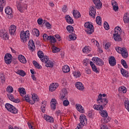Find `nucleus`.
<instances>
[{
	"label": "nucleus",
	"mask_w": 129,
	"mask_h": 129,
	"mask_svg": "<svg viewBox=\"0 0 129 129\" xmlns=\"http://www.w3.org/2000/svg\"><path fill=\"white\" fill-rule=\"evenodd\" d=\"M42 62H45L46 67H49L50 68H53L54 67V62L49 60V57L47 56H45L44 59H41Z\"/></svg>",
	"instance_id": "nucleus-4"
},
{
	"label": "nucleus",
	"mask_w": 129,
	"mask_h": 129,
	"mask_svg": "<svg viewBox=\"0 0 129 129\" xmlns=\"http://www.w3.org/2000/svg\"><path fill=\"white\" fill-rule=\"evenodd\" d=\"M33 64L35 68H37V69H41L42 68V66H40V64H39L36 60L33 61Z\"/></svg>",
	"instance_id": "nucleus-32"
},
{
	"label": "nucleus",
	"mask_w": 129,
	"mask_h": 129,
	"mask_svg": "<svg viewBox=\"0 0 129 129\" xmlns=\"http://www.w3.org/2000/svg\"><path fill=\"white\" fill-rule=\"evenodd\" d=\"M17 30V27L14 25L10 26L9 29V33L10 35H15L16 33V30Z\"/></svg>",
	"instance_id": "nucleus-15"
},
{
	"label": "nucleus",
	"mask_w": 129,
	"mask_h": 129,
	"mask_svg": "<svg viewBox=\"0 0 129 129\" xmlns=\"http://www.w3.org/2000/svg\"><path fill=\"white\" fill-rule=\"evenodd\" d=\"M73 74L74 76H75L76 78L80 77V76H81V74H80V72H74Z\"/></svg>",
	"instance_id": "nucleus-50"
},
{
	"label": "nucleus",
	"mask_w": 129,
	"mask_h": 129,
	"mask_svg": "<svg viewBox=\"0 0 129 129\" xmlns=\"http://www.w3.org/2000/svg\"><path fill=\"white\" fill-rule=\"evenodd\" d=\"M6 5V0H0V6L2 7H5Z\"/></svg>",
	"instance_id": "nucleus-60"
},
{
	"label": "nucleus",
	"mask_w": 129,
	"mask_h": 129,
	"mask_svg": "<svg viewBox=\"0 0 129 129\" xmlns=\"http://www.w3.org/2000/svg\"><path fill=\"white\" fill-rule=\"evenodd\" d=\"M62 69L63 73H68L70 72V68L68 65L64 66Z\"/></svg>",
	"instance_id": "nucleus-27"
},
{
	"label": "nucleus",
	"mask_w": 129,
	"mask_h": 129,
	"mask_svg": "<svg viewBox=\"0 0 129 129\" xmlns=\"http://www.w3.org/2000/svg\"><path fill=\"white\" fill-rule=\"evenodd\" d=\"M67 30L69 32V33H72L73 31H74V28L73 26L68 25L67 27Z\"/></svg>",
	"instance_id": "nucleus-42"
},
{
	"label": "nucleus",
	"mask_w": 129,
	"mask_h": 129,
	"mask_svg": "<svg viewBox=\"0 0 129 129\" xmlns=\"http://www.w3.org/2000/svg\"><path fill=\"white\" fill-rule=\"evenodd\" d=\"M91 51V49L89 48V46H85L83 49V53H86V54H88Z\"/></svg>",
	"instance_id": "nucleus-34"
},
{
	"label": "nucleus",
	"mask_w": 129,
	"mask_h": 129,
	"mask_svg": "<svg viewBox=\"0 0 129 129\" xmlns=\"http://www.w3.org/2000/svg\"><path fill=\"white\" fill-rule=\"evenodd\" d=\"M96 64L98 66H103V64H104V63L103 62V60H102V59L99 58Z\"/></svg>",
	"instance_id": "nucleus-40"
},
{
	"label": "nucleus",
	"mask_w": 129,
	"mask_h": 129,
	"mask_svg": "<svg viewBox=\"0 0 129 129\" xmlns=\"http://www.w3.org/2000/svg\"><path fill=\"white\" fill-rule=\"evenodd\" d=\"M57 88H58V84H54V83H52V84H51L49 86V91H51V92H52V91L56 90V89H57Z\"/></svg>",
	"instance_id": "nucleus-18"
},
{
	"label": "nucleus",
	"mask_w": 129,
	"mask_h": 129,
	"mask_svg": "<svg viewBox=\"0 0 129 129\" xmlns=\"http://www.w3.org/2000/svg\"><path fill=\"white\" fill-rule=\"evenodd\" d=\"M120 72L123 76H124V77H128V73L127 72V71H125V70H124L123 69H121Z\"/></svg>",
	"instance_id": "nucleus-31"
},
{
	"label": "nucleus",
	"mask_w": 129,
	"mask_h": 129,
	"mask_svg": "<svg viewBox=\"0 0 129 129\" xmlns=\"http://www.w3.org/2000/svg\"><path fill=\"white\" fill-rule=\"evenodd\" d=\"M20 38L23 43L27 42V36L24 30L21 31L20 32Z\"/></svg>",
	"instance_id": "nucleus-12"
},
{
	"label": "nucleus",
	"mask_w": 129,
	"mask_h": 129,
	"mask_svg": "<svg viewBox=\"0 0 129 129\" xmlns=\"http://www.w3.org/2000/svg\"><path fill=\"white\" fill-rule=\"evenodd\" d=\"M47 40L51 41V43H55V42L57 41V39L52 35H50L47 37Z\"/></svg>",
	"instance_id": "nucleus-28"
},
{
	"label": "nucleus",
	"mask_w": 129,
	"mask_h": 129,
	"mask_svg": "<svg viewBox=\"0 0 129 129\" xmlns=\"http://www.w3.org/2000/svg\"><path fill=\"white\" fill-rule=\"evenodd\" d=\"M32 98L33 101H32V102H34L35 103L36 101H39V99L38 98V96L36 94H33L32 95Z\"/></svg>",
	"instance_id": "nucleus-36"
},
{
	"label": "nucleus",
	"mask_w": 129,
	"mask_h": 129,
	"mask_svg": "<svg viewBox=\"0 0 129 129\" xmlns=\"http://www.w3.org/2000/svg\"><path fill=\"white\" fill-rule=\"evenodd\" d=\"M111 5L113 7V10H114L115 12H117L118 11V6H117V3L116 1H112Z\"/></svg>",
	"instance_id": "nucleus-20"
},
{
	"label": "nucleus",
	"mask_w": 129,
	"mask_h": 129,
	"mask_svg": "<svg viewBox=\"0 0 129 129\" xmlns=\"http://www.w3.org/2000/svg\"><path fill=\"white\" fill-rule=\"evenodd\" d=\"M80 121L81 123L80 124H81L82 127L84 126V124H86V123H87V119L84 114H81L80 115Z\"/></svg>",
	"instance_id": "nucleus-7"
},
{
	"label": "nucleus",
	"mask_w": 129,
	"mask_h": 129,
	"mask_svg": "<svg viewBox=\"0 0 129 129\" xmlns=\"http://www.w3.org/2000/svg\"><path fill=\"white\" fill-rule=\"evenodd\" d=\"M12 58H13V56H12V54H11V53L6 54L4 57L5 63H6V64H8V65H10V64L12 63Z\"/></svg>",
	"instance_id": "nucleus-6"
},
{
	"label": "nucleus",
	"mask_w": 129,
	"mask_h": 129,
	"mask_svg": "<svg viewBox=\"0 0 129 129\" xmlns=\"http://www.w3.org/2000/svg\"><path fill=\"white\" fill-rule=\"evenodd\" d=\"M62 103L64 106H68V105H69V104H70V102H69V101H68V100H64L63 101Z\"/></svg>",
	"instance_id": "nucleus-54"
},
{
	"label": "nucleus",
	"mask_w": 129,
	"mask_h": 129,
	"mask_svg": "<svg viewBox=\"0 0 129 129\" xmlns=\"http://www.w3.org/2000/svg\"><path fill=\"white\" fill-rule=\"evenodd\" d=\"M5 107L8 111H10V112H12V113H14V114L18 113V109L10 103H6L5 104Z\"/></svg>",
	"instance_id": "nucleus-5"
},
{
	"label": "nucleus",
	"mask_w": 129,
	"mask_h": 129,
	"mask_svg": "<svg viewBox=\"0 0 129 129\" xmlns=\"http://www.w3.org/2000/svg\"><path fill=\"white\" fill-rule=\"evenodd\" d=\"M104 28L105 29V30H109V25L107 22H104Z\"/></svg>",
	"instance_id": "nucleus-56"
},
{
	"label": "nucleus",
	"mask_w": 129,
	"mask_h": 129,
	"mask_svg": "<svg viewBox=\"0 0 129 129\" xmlns=\"http://www.w3.org/2000/svg\"><path fill=\"white\" fill-rule=\"evenodd\" d=\"M96 22L97 25H99V26H101V17H100V16H97L96 18Z\"/></svg>",
	"instance_id": "nucleus-45"
},
{
	"label": "nucleus",
	"mask_w": 129,
	"mask_h": 129,
	"mask_svg": "<svg viewBox=\"0 0 129 129\" xmlns=\"http://www.w3.org/2000/svg\"><path fill=\"white\" fill-rule=\"evenodd\" d=\"M90 64L91 65L93 71H94V72H96V73H98L97 68L96 67V66H95V64L93 63V62L90 61Z\"/></svg>",
	"instance_id": "nucleus-25"
},
{
	"label": "nucleus",
	"mask_w": 129,
	"mask_h": 129,
	"mask_svg": "<svg viewBox=\"0 0 129 129\" xmlns=\"http://www.w3.org/2000/svg\"><path fill=\"white\" fill-rule=\"evenodd\" d=\"M37 23L38 25H42V24H43V19H42V18H39L37 20Z\"/></svg>",
	"instance_id": "nucleus-64"
},
{
	"label": "nucleus",
	"mask_w": 129,
	"mask_h": 129,
	"mask_svg": "<svg viewBox=\"0 0 129 129\" xmlns=\"http://www.w3.org/2000/svg\"><path fill=\"white\" fill-rule=\"evenodd\" d=\"M18 91L20 94V95H24L26 94V90L24 88H19L18 89Z\"/></svg>",
	"instance_id": "nucleus-35"
},
{
	"label": "nucleus",
	"mask_w": 129,
	"mask_h": 129,
	"mask_svg": "<svg viewBox=\"0 0 129 129\" xmlns=\"http://www.w3.org/2000/svg\"><path fill=\"white\" fill-rule=\"evenodd\" d=\"M114 33L113 34V38L116 42H120L122 41L121 37L120 35L121 34V29L120 27L117 26L114 29Z\"/></svg>",
	"instance_id": "nucleus-1"
},
{
	"label": "nucleus",
	"mask_w": 129,
	"mask_h": 129,
	"mask_svg": "<svg viewBox=\"0 0 129 129\" xmlns=\"http://www.w3.org/2000/svg\"><path fill=\"white\" fill-rule=\"evenodd\" d=\"M103 105L100 104V105H94L93 106L94 109L96 110H102L103 109Z\"/></svg>",
	"instance_id": "nucleus-23"
},
{
	"label": "nucleus",
	"mask_w": 129,
	"mask_h": 129,
	"mask_svg": "<svg viewBox=\"0 0 129 129\" xmlns=\"http://www.w3.org/2000/svg\"><path fill=\"white\" fill-rule=\"evenodd\" d=\"M67 11H68V10L67 9V6L64 5L62 8L63 13H67Z\"/></svg>",
	"instance_id": "nucleus-63"
},
{
	"label": "nucleus",
	"mask_w": 129,
	"mask_h": 129,
	"mask_svg": "<svg viewBox=\"0 0 129 129\" xmlns=\"http://www.w3.org/2000/svg\"><path fill=\"white\" fill-rule=\"evenodd\" d=\"M16 73L17 74H18V75L22 76V77L26 76V72L23 70H18Z\"/></svg>",
	"instance_id": "nucleus-33"
},
{
	"label": "nucleus",
	"mask_w": 129,
	"mask_h": 129,
	"mask_svg": "<svg viewBox=\"0 0 129 129\" xmlns=\"http://www.w3.org/2000/svg\"><path fill=\"white\" fill-rule=\"evenodd\" d=\"M45 26L47 29H51L52 25L48 22H46Z\"/></svg>",
	"instance_id": "nucleus-59"
},
{
	"label": "nucleus",
	"mask_w": 129,
	"mask_h": 129,
	"mask_svg": "<svg viewBox=\"0 0 129 129\" xmlns=\"http://www.w3.org/2000/svg\"><path fill=\"white\" fill-rule=\"evenodd\" d=\"M7 96H8L9 99H10V100H11V101H14V99L15 97H14L13 94H7Z\"/></svg>",
	"instance_id": "nucleus-53"
},
{
	"label": "nucleus",
	"mask_w": 129,
	"mask_h": 129,
	"mask_svg": "<svg viewBox=\"0 0 129 129\" xmlns=\"http://www.w3.org/2000/svg\"><path fill=\"white\" fill-rule=\"evenodd\" d=\"M69 38L70 40H72V41H75V40H76L77 39V37H76V34L75 33H72L69 35Z\"/></svg>",
	"instance_id": "nucleus-41"
},
{
	"label": "nucleus",
	"mask_w": 129,
	"mask_h": 129,
	"mask_svg": "<svg viewBox=\"0 0 129 129\" xmlns=\"http://www.w3.org/2000/svg\"><path fill=\"white\" fill-rule=\"evenodd\" d=\"M125 107L127 109V110L129 112V101L128 100H125L124 102Z\"/></svg>",
	"instance_id": "nucleus-49"
},
{
	"label": "nucleus",
	"mask_w": 129,
	"mask_h": 129,
	"mask_svg": "<svg viewBox=\"0 0 129 129\" xmlns=\"http://www.w3.org/2000/svg\"><path fill=\"white\" fill-rule=\"evenodd\" d=\"M46 106H47V102L46 101H43L42 102L41 106V111L44 113L46 110Z\"/></svg>",
	"instance_id": "nucleus-22"
},
{
	"label": "nucleus",
	"mask_w": 129,
	"mask_h": 129,
	"mask_svg": "<svg viewBox=\"0 0 129 129\" xmlns=\"http://www.w3.org/2000/svg\"><path fill=\"white\" fill-rule=\"evenodd\" d=\"M121 54L123 58H127V57H128V53H127V52L125 51V49L123 50Z\"/></svg>",
	"instance_id": "nucleus-43"
},
{
	"label": "nucleus",
	"mask_w": 129,
	"mask_h": 129,
	"mask_svg": "<svg viewBox=\"0 0 129 129\" xmlns=\"http://www.w3.org/2000/svg\"><path fill=\"white\" fill-rule=\"evenodd\" d=\"M37 55L40 59H45V56H44V53L42 51H38Z\"/></svg>",
	"instance_id": "nucleus-38"
},
{
	"label": "nucleus",
	"mask_w": 129,
	"mask_h": 129,
	"mask_svg": "<svg viewBox=\"0 0 129 129\" xmlns=\"http://www.w3.org/2000/svg\"><path fill=\"white\" fill-rule=\"evenodd\" d=\"M101 116L104 117L103 118V120H102V121H104L103 122L104 123H107V122L110 121V118H109V117H107L108 116V114L107 113V111H106V110H101Z\"/></svg>",
	"instance_id": "nucleus-3"
},
{
	"label": "nucleus",
	"mask_w": 129,
	"mask_h": 129,
	"mask_svg": "<svg viewBox=\"0 0 129 129\" xmlns=\"http://www.w3.org/2000/svg\"><path fill=\"white\" fill-rule=\"evenodd\" d=\"M52 51L53 53H58V52H60V48L53 45L52 47Z\"/></svg>",
	"instance_id": "nucleus-37"
},
{
	"label": "nucleus",
	"mask_w": 129,
	"mask_h": 129,
	"mask_svg": "<svg viewBox=\"0 0 129 129\" xmlns=\"http://www.w3.org/2000/svg\"><path fill=\"white\" fill-rule=\"evenodd\" d=\"M106 96V94H100L97 99V103H99V104H102L103 106H105L106 104L108 103V100L106 98H103L102 97H105Z\"/></svg>",
	"instance_id": "nucleus-2"
},
{
	"label": "nucleus",
	"mask_w": 129,
	"mask_h": 129,
	"mask_svg": "<svg viewBox=\"0 0 129 129\" xmlns=\"http://www.w3.org/2000/svg\"><path fill=\"white\" fill-rule=\"evenodd\" d=\"M84 27H85L86 29H88V28H93V25L89 22H86L84 24Z\"/></svg>",
	"instance_id": "nucleus-48"
},
{
	"label": "nucleus",
	"mask_w": 129,
	"mask_h": 129,
	"mask_svg": "<svg viewBox=\"0 0 129 129\" xmlns=\"http://www.w3.org/2000/svg\"><path fill=\"white\" fill-rule=\"evenodd\" d=\"M28 48L29 50H31L32 52L35 51V49H36V46H35V42L34 41L31 39L28 42Z\"/></svg>",
	"instance_id": "nucleus-8"
},
{
	"label": "nucleus",
	"mask_w": 129,
	"mask_h": 129,
	"mask_svg": "<svg viewBox=\"0 0 129 129\" xmlns=\"http://www.w3.org/2000/svg\"><path fill=\"white\" fill-rule=\"evenodd\" d=\"M50 107L52 110H55V109H56V104L51 103L50 105Z\"/></svg>",
	"instance_id": "nucleus-61"
},
{
	"label": "nucleus",
	"mask_w": 129,
	"mask_h": 129,
	"mask_svg": "<svg viewBox=\"0 0 129 129\" xmlns=\"http://www.w3.org/2000/svg\"><path fill=\"white\" fill-rule=\"evenodd\" d=\"M73 16L75 19H78V18H80L81 17V14H80V12L77 10L73 11Z\"/></svg>",
	"instance_id": "nucleus-24"
},
{
	"label": "nucleus",
	"mask_w": 129,
	"mask_h": 129,
	"mask_svg": "<svg viewBox=\"0 0 129 129\" xmlns=\"http://www.w3.org/2000/svg\"><path fill=\"white\" fill-rule=\"evenodd\" d=\"M115 49L116 51L117 52V53H119V54H121V53L124 49H123V48H121L120 47H117V46L115 47Z\"/></svg>",
	"instance_id": "nucleus-44"
},
{
	"label": "nucleus",
	"mask_w": 129,
	"mask_h": 129,
	"mask_svg": "<svg viewBox=\"0 0 129 129\" xmlns=\"http://www.w3.org/2000/svg\"><path fill=\"white\" fill-rule=\"evenodd\" d=\"M33 33H35L36 37H39L40 36V31L37 28H34L32 30Z\"/></svg>",
	"instance_id": "nucleus-47"
},
{
	"label": "nucleus",
	"mask_w": 129,
	"mask_h": 129,
	"mask_svg": "<svg viewBox=\"0 0 129 129\" xmlns=\"http://www.w3.org/2000/svg\"><path fill=\"white\" fill-rule=\"evenodd\" d=\"M89 15L93 18H95V15H96V10L95 7L93 6L91 9H90Z\"/></svg>",
	"instance_id": "nucleus-13"
},
{
	"label": "nucleus",
	"mask_w": 129,
	"mask_h": 129,
	"mask_svg": "<svg viewBox=\"0 0 129 129\" xmlns=\"http://www.w3.org/2000/svg\"><path fill=\"white\" fill-rule=\"evenodd\" d=\"M109 64L110 66L113 67L116 65V59H115V57L113 56H111L109 58Z\"/></svg>",
	"instance_id": "nucleus-11"
},
{
	"label": "nucleus",
	"mask_w": 129,
	"mask_h": 129,
	"mask_svg": "<svg viewBox=\"0 0 129 129\" xmlns=\"http://www.w3.org/2000/svg\"><path fill=\"white\" fill-rule=\"evenodd\" d=\"M94 28L93 27H89L88 28H86L85 31L87 33V34H89V35H91L93 32H94V30L93 29Z\"/></svg>",
	"instance_id": "nucleus-29"
},
{
	"label": "nucleus",
	"mask_w": 129,
	"mask_h": 129,
	"mask_svg": "<svg viewBox=\"0 0 129 129\" xmlns=\"http://www.w3.org/2000/svg\"><path fill=\"white\" fill-rule=\"evenodd\" d=\"M6 91H7V92H9V93H12L14 92V88H13V87L9 86L8 87H7Z\"/></svg>",
	"instance_id": "nucleus-46"
},
{
	"label": "nucleus",
	"mask_w": 129,
	"mask_h": 129,
	"mask_svg": "<svg viewBox=\"0 0 129 129\" xmlns=\"http://www.w3.org/2000/svg\"><path fill=\"white\" fill-rule=\"evenodd\" d=\"M65 19L67 22H68V24H70V25H72V24H73V19H72V18H71V17H70V16L66 15Z\"/></svg>",
	"instance_id": "nucleus-21"
},
{
	"label": "nucleus",
	"mask_w": 129,
	"mask_h": 129,
	"mask_svg": "<svg viewBox=\"0 0 129 129\" xmlns=\"http://www.w3.org/2000/svg\"><path fill=\"white\" fill-rule=\"evenodd\" d=\"M17 9L19 12H23V7H22V5H21V4H18L17 5Z\"/></svg>",
	"instance_id": "nucleus-58"
},
{
	"label": "nucleus",
	"mask_w": 129,
	"mask_h": 129,
	"mask_svg": "<svg viewBox=\"0 0 129 129\" xmlns=\"http://www.w3.org/2000/svg\"><path fill=\"white\" fill-rule=\"evenodd\" d=\"M105 49L107 50H108L109 48L110 47V43L109 42H107L105 45Z\"/></svg>",
	"instance_id": "nucleus-62"
},
{
	"label": "nucleus",
	"mask_w": 129,
	"mask_h": 129,
	"mask_svg": "<svg viewBox=\"0 0 129 129\" xmlns=\"http://www.w3.org/2000/svg\"><path fill=\"white\" fill-rule=\"evenodd\" d=\"M76 108H77V110L81 112V113H84L85 110L84 108L82 107V105L79 104H76Z\"/></svg>",
	"instance_id": "nucleus-16"
},
{
	"label": "nucleus",
	"mask_w": 129,
	"mask_h": 129,
	"mask_svg": "<svg viewBox=\"0 0 129 129\" xmlns=\"http://www.w3.org/2000/svg\"><path fill=\"white\" fill-rule=\"evenodd\" d=\"M93 2L95 5V8L98 10H100L102 8V3L100 0H93Z\"/></svg>",
	"instance_id": "nucleus-9"
},
{
	"label": "nucleus",
	"mask_w": 129,
	"mask_h": 129,
	"mask_svg": "<svg viewBox=\"0 0 129 129\" xmlns=\"http://www.w3.org/2000/svg\"><path fill=\"white\" fill-rule=\"evenodd\" d=\"M5 13L7 15H12V14L13 13V11L12 10V8H11V7H6L5 9Z\"/></svg>",
	"instance_id": "nucleus-30"
},
{
	"label": "nucleus",
	"mask_w": 129,
	"mask_h": 129,
	"mask_svg": "<svg viewBox=\"0 0 129 129\" xmlns=\"http://www.w3.org/2000/svg\"><path fill=\"white\" fill-rule=\"evenodd\" d=\"M121 63L125 68H128V66H127V64H126V61H125V60L123 59L121 60Z\"/></svg>",
	"instance_id": "nucleus-52"
},
{
	"label": "nucleus",
	"mask_w": 129,
	"mask_h": 129,
	"mask_svg": "<svg viewBox=\"0 0 129 129\" xmlns=\"http://www.w3.org/2000/svg\"><path fill=\"white\" fill-rule=\"evenodd\" d=\"M0 79L1 80L2 83H5L6 82L5 76L4 75H1L0 77Z\"/></svg>",
	"instance_id": "nucleus-55"
},
{
	"label": "nucleus",
	"mask_w": 129,
	"mask_h": 129,
	"mask_svg": "<svg viewBox=\"0 0 129 129\" xmlns=\"http://www.w3.org/2000/svg\"><path fill=\"white\" fill-rule=\"evenodd\" d=\"M119 90L122 92H123V93H126V88L124 86L119 87Z\"/></svg>",
	"instance_id": "nucleus-51"
},
{
	"label": "nucleus",
	"mask_w": 129,
	"mask_h": 129,
	"mask_svg": "<svg viewBox=\"0 0 129 129\" xmlns=\"http://www.w3.org/2000/svg\"><path fill=\"white\" fill-rule=\"evenodd\" d=\"M68 94L67 92V90L66 89H62L61 93H60V99L61 100H64V99H66V95Z\"/></svg>",
	"instance_id": "nucleus-10"
},
{
	"label": "nucleus",
	"mask_w": 129,
	"mask_h": 129,
	"mask_svg": "<svg viewBox=\"0 0 129 129\" xmlns=\"http://www.w3.org/2000/svg\"><path fill=\"white\" fill-rule=\"evenodd\" d=\"M76 87L79 90H83L84 89V86L81 82H78L76 83Z\"/></svg>",
	"instance_id": "nucleus-19"
},
{
	"label": "nucleus",
	"mask_w": 129,
	"mask_h": 129,
	"mask_svg": "<svg viewBox=\"0 0 129 129\" xmlns=\"http://www.w3.org/2000/svg\"><path fill=\"white\" fill-rule=\"evenodd\" d=\"M1 36H3V38L4 40H8L9 39V36L6 33H3L1 34Z\"/></svg>",
	"instance_id": "nucleus-57"
},
{
	"label": "nucleus",
	"mask_w": 129,
	"mask_h": 129,
	"mask_svg": "<svg viewBox=\"0 0 129 129\" xmlns=\"http://www.w3.org/2000/svg\"><path fill=\"white\" fill-rule=\"evenodd\" d=\"M23 100H25L26 102H29L30 104H35V102H32V100H30V97H29V95H26L24 97Z\"/></svg>",
	"instance_id": "nucleus-26"
},
{
	"label": "nucleus",
	"mask_w": 129,
	"mask_h": 129,
	"mask_svg": "<svg viewBox=\"0 0 129 129\" xmlns=\"http://www.w3.org/2000/svg\"><path fill=\"white\" fill-rule=\"evenodd\" d=\"M44 118L48 122H50V123H53V122H54V118L51 116L44 115Z\"/></svg>",
	"instance_id": "nucleus-14"
},
{
	"label": "nucleus",
	"mask_w": 129,
	"mask_h": 129,
	"mask_svg": "<svg viewBox=\"0 0 129 129\" xmlns=\"http://www.w3.org/2000/svg\"><path fill=\"white\" fill-rule=\"evenodd\" d=\"M123 21L125 24H127L129 22V17L127 16V14L124 15L123 17Z\"/></svg>",
	"instance_id": "nucleus-39"
},
{
	"label": "nucleus",
	"mask_w": 129,
	"mask_h": 129,
	"mask_svg": "<svg viewBox=\"0 0 129 129\" xmlns=\"http://www.w3.org/2000/svg\"><path fill=\"white\" fill-rule=\"evenodd\" d=\"M18 59L20 62L23 63V64H26V63H27V60L26 59L25 56H24L23 55H19Z\"/></svg>",
	"instance_id": "nucleus-17"
}]
</instances>
